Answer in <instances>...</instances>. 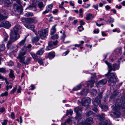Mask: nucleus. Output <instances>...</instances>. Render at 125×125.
Returning <instances> with one entry per match:
<instances>
[{
    "instance_id": "obj_14",
    "label": "nucleus",
    "mask_w": 125,
    "mask_h": 125,
    "mask_svg": "<svg viewBox=\"0 0 125 125\" xmlns=\"http://www.w3.org/2000/svg\"><path fill=\"white\" fill-rule=\"evenodd\" d=\"M25 26L27 28L32 30L33 32H35V30L34 29V26L33 25L29 24H25Z\"/></svg>"
},
{
    "instance_id": "obj_59",
    "label": "nucleus",
    "mask_w": 125,
    "mask_h": 125,
    "mask_svg": "<svg viewBox=\"0 0 125 125\" xmlns=\"http://www.w3.org/2000/svg\"><path fill=\"white\" fill-rule=\"evenodd\" d=\"M93 8H94L96 10H98V5L97 4H96L95 5H93Z\"/></svg>"
},
{
    "instance_id": "obj_22",
    "label": "nucleus",
    "mask_w": 125,
    "mask_h": 125,
    "mask_svg": "<svg viewBox=\"0 0 125 125\" xmlns=\"http://www.w3.org/2000/svg\"><path fill=\"white\" fill-rule=\"evenodd\" d=\"M93 18V16L91 14H88L86 15V19L87 20L92 19Z\"/></svg>"
},
{
    "instance_id": "obj_1",
    "label": "nucleus",
    "mask_w": 125,
    "mask_h": 125,
    "mask_svg": "<svg viewBox=\"0 0 125 125\" xmlns=\"http://www.w3.org/2000/svg\"><path fill=\"white\" fill-rule=\"evenodd\" d=\"M105 62L108 65L109 69L108 73L105 74V76L109 77L108 83L109 85H111L112 84V83L116 82V79L115 74L113 73H110V72L112 70L115 71L118 69L119 68V65L118 64H114L112 66V64L107 61H105Z\"/></svg>"
},
{
    "instance_id": "obj_35",
    "label": "nucleus",
    "mask_w": 125,
    "mask_h": 125,
    "mask_svg": "<svg viewBox=\"0 0 125 125\" xmlns=\"http://www.w3.org/2000/svg\"><path fill=\"white\" fill-rule=\"evenodd\" d=\"M73 111L71 109H70L69 110H67L66 111V115H68L70 114L71 115L73 114Z\"/></svg>"
},
{
    "instance_id": "obj_29",
    "label": "nucleus",
    "mask_w": 125,
    "mask_h": 125,
    "mask_svg": "<svg viewBox=\"0 0 125 125\" xmlns=\"http://www.w3.org/2000/svg\"><path fill=\"white\" fill-rule=\"evenodd\" d=\"M38 6L40 9L41 10H42L44 8L43 3L42 2H39L38 4Z\"/></svg>"
},
{
    "instance_id": "obj_46",
    "label": "nucleus",
    "mask_w": 125,
    "mask_h": 125,
    "mask_svg": "<svg viewBox=\"0 0 125 125\" xmlns=\"http://www.w3.org/2000/svg\"><path fill=\"white\" fill-rule=\"evenodd\" d=\"M17 89V86H16L12 89L10 91V93L11 94H13L15 92Z\"/></svg>"
},
{
    "instance_id": "obj_52",
    "label": "nucleus",
    "mask_w": 125,
    "mask_h": 125,
    "mask_svg": "<svg viewBox=\"0 0 125 125\" xmlns=\"http://www.w3.org/2000/svg\"><path fill=\"white\" fill-rule=\"evenodd\" d=\"M8 120L5 119L4 120L3 122L2 123V125H6L7 123Z\"/></svg>"
},
{
    "instance_id": "obj_5",
    "label": "nucleus",
    "mask_w": 125,
    "mask_h": 125,
    "mask_svg": "<svg viewBox=\"0 0 125 125\" xmlns=\"http://www.w3.org/2000/svg\"><path fill=\"white\" fill-rule=\"evenodd\" d=\"M91 99L88 97H84L81 100V104L84 106H87L91 103Z\"/></svg>"
},
{
    "instance_id": "obj_36",
    "label": "nucleus",
    "mask_w": 125,
    "mask_h": 125,
    "mask_svg": "<svg viewBox=\"0 0 125 125\" xmlns=\"http://www.w3.org/2000/svg\"><path fill=\"white\" fill-rule=\"evenodd\" d=\"M82 87L81 84H79L77 86L74 87L73 88V90L74 91L78 90L80 89Z\"/></svg>"
},
{
    "instance_id": "obj_38",
    "label": "nucleus",
    "mask_w": 125,
    "mask_h": 125,
    "mask_svg": "<svg viewBox=\"0 0 125 125\" xmlns=\"http://www.w3.org/2000/svg\"><path fill=\"white\" fill-rule=\"evenodd\" d=\"M31 57H28L26 59L25 62H24V63L26 64H28L29 63L30 61H31Z\"/></svg>"
},
{
    "instance_id": "obj_2",
    "label": "nucleus",
    "mask_w": 125,
    "mask_h": 125,
    "mask_svg": "<svg viewBox=\"0 0 125 125\" xmlns=\"http://www.w3.org/2000/svg\"><path fill=\"white\" fill-rule=\"evenodd\" d=\"M93 118L88 117L85 119L84 117H81V119L79 120L77 122L78 125H91L93 123Z\"/></svg>"
},
{
    "instance_id": "obj_26",
    "label": "nucleus",
    "mask_w": 125,
    "mask_h": 125,
    "mask_svg": "<svg viewBox=\"0 0 125 125\" xmlns=\"http://www.w3.org/2000/svg\"><path fill=\"white\" fill-rule=\"evenodd\" d=\"M99 106L103 111H106L108 109V107L107 106H103L102 104H100Z\"/></svg>"
},
{
    "instance_id": "obj_45",
    "label": "nucleus",
    "mask_w": 125,
    "mask_h": 125,
    "mask_svg": "<svg viewBox=\"0 0 125 125\" xmlns=\"http://www.w3.org/2000/svg\"><path fill=\"white\" fill-rule=\"evenodd\" d=\"M66 36V35L65 34L64 32L63 33L62 35L61 36V39H62L63 41L64 40V39Z\"/></svg>"
},
{
    "instance_id": "obj_41",
    "label": "nucleus",
    "mask_w": 125,
    "mask_h": 125,
    "mask_svg": "<svg viewBox=\"0 0 125 125\" xmlns=\"http://www.w3.org/2000/svg\"><path fill=\"white\" fill-rule=\"evenodd\" d=\"M51 38L52 39H57L58 38V35L57 34H56L51 37Z\"/></svg>"
},
{
    "instance_id": "obj_43",
    "label": "nucleus",
    "mask_w": 125,
    "mask_h": 125,
    "mask_svg": "<svg viewBox=\"0 0 125 125\" xmlns=\"http://www.w3.org/2000/svg\"><path fill=\"white\" fill-rule=\"evenodd\" d=\"M21 21L23 22H28V18H24L21 19Z\"/></svg>"
},
{
    "instance_id": "obj_21",
    "label": "nucleus",
    "mask_w": 125,
    "mask_h": 125,
    "mask_svg": "<svg viewBox=\"0 0 125 125\" xmlns=\"http://www.w3.org/2000/svg\"><path fill=\"white\" fill-rule=\"evenodd\" d=\"M12 2V0H5V5L7 7H9L10 6Z\"/></svg>"
},
{
    "instance_id": "obj_4",
    "label": "nucleus",
    "mask_w": 125,
    "mask_h": 125,
    "mask_svg": "<svg viewBox=\"0 0 125 125\" xmlns=\"http://www.w3.org/2000/svg\"><path fill=\"white\" fill-rule=\"evenodd\" d=\"M82 108L81 107L77 106L75 107L74 108V112L76 113V115L75 117V119L77 121H79V120L81 119L82 116Z\"/></svg>"
},
{
    "instance_id": "obj_3",
    "label": "nucleus",
    "mask_w": 125,
    "mask_h": 125,
    "mask_svg": "<svg viewBox=\"0 0 125 125\" xmlns=\"http://www.w3.org/2000/svg\"><path fill=\"white\" fill-rule=\"evenodd\" d=\"M20 37V35L18 34H16L12 32L10 35V40L7 44L8 48L10 47L12 43L16 41Z\"/></svg>"
},
{
    "instance_id": "obj_15",
    "label": "nucleus",
    "mask_w": 125,
    "mask_h": 125,
    "mask_svg": "<svg viewBox=\"0 0 125 125\" xmlns=\"http://www.w3.org/2000/svg\"><path fill=\"white\" fill-rule=\"evenodd\" d=\"M122 48L120 47L116 49L115 50V52L116 54L121 55L122 53Z\"/></svg>"
},
{
    "instance_id": "obj_37",
    "label": "nucleus",
    "mask_w": 125,
    "mask_h": 125,
    "mask_svg": "<svg viewBox=\"0 0 125 125\" xmlns=\"http://www.w3.org/2000/svg\"><path fill=\"white\" fill-rule=\"evenodd\" d=\"M5 49V45L3 44L0 45V51H2L4 50Z\"/></svg>"
},
{
    "instance_id": "obj_13",
    "label": "nucleus",
    "mask_w": 125,
    "mask_h": 125,
    "mask_svg": "<svg viewBox=\"0 0 125 125\" xmlns=\"http://www.w3.org/2000/svg\"><path fill=\"white\" fill-rule=\"evenodd\" d=\"M107 82V80L104 79L100 80L97 84V85L99 87H101L106 84Z\"/></svg>"
},
{
    "instance_id": "obj_34",
    "label": "nucleus",
    "mask_w": 125,
    "mask_h": 125,
    "mask_svg": "<svg viewBox=\"0 0 125 125\" xmlns=\"http://www.w3.org/2000/svg\"><path fill=\"white\" fill-rule=\"evenodd\" d=\"M8 18L7 16H4L0 13V21H2L3 20L7 19Z\"/></svg>"
},
{
    "instance_id": "obj_42",
    "label": "nucleus",
    "mask_w": 125,
    "mask_h": 125,
    "mask_svg": "<svg viewBox=\"0 0 125 125\" xmlns=\"http://www.w3.org/2000/svg\"><path fill=\"white\" fill-rule=\"evenodd\" d=\"M102 93L100 92L98 94V95L96 97L97 98H98L100 100L102 98Z\"/></svg>"
},
{
    "instance_id": "obj_48",
    "label": "nucleus",
    "mask_w": 125,
    "mask_h": 125,
    "mask_svg": "<svg viewBox=\"0 0 125 125\" xmlns=\"http://www.w3.org/2000/svg\"><path fill=\"white\" fill-rule=\"evenodd\" d=\"M38 62L40 65H42L43 63L42 60L41 58H39L38 59Z\"/></svg>"
},
{
    "instance_id": "obj_50",
    "label": "nucleus",
    "mask_w": 125,
    "mask_h": 125,
    "mask_svg": "<svg viewBox=\"0 0 125 125\" xmlns=\"http://www.w3.org/2000/svg\"><path fill=\"white\" fill-rule=\"evenodd\" d=\"M12 85H7L6 86V90L7 91H8L9 89H10L12 87Z\"/></svg>"
},
{
    "instance_id": "obj_31",
    "label": "nucleus",
    "mask_w": 125,
    "mask_h": 125,
    "mask_svg": "<svg viewBox=\"0 0 125 125\" xmlns=\"http://www.w3.org/2000/svg\"><path fill=\"white\" fill-rule=\"evenodd\" d=\"M43 52L44 48H42L38 51L36 53V54L38 55H42L43 54Z\"/></svg>"
},
{
    "instance_id": "obj_47",
    "label": "nucleus",
    "mask_w": 125,
    "mask_h": 125,
    "mask_svg": "<svg viewBox=\"0 0 125 125\" xmlns=\"http://www.w3.org/2000/svg\"><path fill=\"white\" fill-rule=\"evenodd\" d=\"M8 92H5L2 93L0 95L2 96H6L8 95Z\"/></svg>"
},
{
    "instance_id": "obj_49",
    "label": "nucleus",
    "mask_w": 125,
    "mask_h": 125,
    "mask_svg": "<svg viewBox=\"0 0 125 125\" xmlns=\"http://www.w3.org/2000/svg\"><path fill=\"white\" fill-rule=\"evenodd\" d=\"M93 91L91 92V94L93 95H95L97 93V91L94 89H93Z\"/></svg>"
},
{
    "instance_id": "obj_56",
    "label": "nucleus",
    "mask_w": 125,
    "mask_h": 125,
    "mask_svg": "<svg viewBox=\"0 0 125 125\" xmlns=\"http://www.w3.org/2000/svg\"><path fill=\"white\" fill-rule=\"evenodd\" d=\"M92 110L96 112H97L98 111L96 107L93 108L92 109Z\"/></svg>"
},
{
    "instance_id": "obj_10",
    "label": "nucleus",
    "mask_w": 125,
    "mask_h": 125,
    "mask_svg": "<svg viewBox=\"0 0 125 125\" xmlns=\"http://www.w3.org/2000/svg\"><path fill=\"white\" fill-rule=\"evenodd\" d=\"M92 102L93 105L95 106H97L100 103V99L97 98L93 99L92 100Z\"/></svg>"
},
{
    "instance_id": "obj_30",
    "label": "nucleus",
    "mask_w": 125,
    "mask_h": 125,
    "mask_svg": "<svg viewBox=\"0 0 125 125\" xmlns=\"http://www.w3.org/2000/svg\"><path fill=\"white\" fill-rule=\"evenodd\" d=\"M99 125H110L108 123L107 121H105L104 122L99 123Z\"/></svg>"
},
{
    "instance_id": "obj_25",
    "label": "nucleus",
    "mask_w": 125,
    "mask_h": 125,
    "mask_svg": "<svg viewBox=\"0 0 125 125\" xmlns=\"http://www.w3.org/2000/svg\"><path fill=\"white\" fill-rule=\"evenodd\" d=\"M39 38L37 36L33 38L32 39V41L33 43H35L37 42L39 40Z\"/></svg>"
},
{
    "instance_id": "obj_12",
    "label": "nucleus",
    "mask_w": 125,
    "mask_h": 125,
    "mask_svg": "<svg viewBox=\"0 0 125 125\" xmlns=\"http://www.w3.org/2000/svg\"><path fill=\"white\" fill-rule=\"evenodd\" d=\"M38 21L36 17L28 18V22L30 23H36Z\"/></svg>"
},
{
    "instance_id": "obj_40",
    "label": "nucleus",
    "mask_w": 125,
    "mask_h": 125,
    "mask_svg": "<svg viewBox=\"0 0 125 125\" xmlns=\"http://www.w3.org/2000/svg\"><path fill=\"white\" fill-rule=\"evenodd\" d=\"M6 71L5 68H0V72L5 73Z\"/></svg>"
},
{
    "instance_id": "obj_16",
    "label": "nucleus",
    "mask_w": 125,
    "mask_h": 125,
    "mask_svg": "<svg viewBox=\"0 0 125 125\" xmlns=\"http://www.w3.org/2000/svg\"><path fill=\"white\" fill-rule=\"evenodd\" d=\"M105 115L104 114H102L101 115H98L96 116L97 118L100 121H102L104 119Z\"/></svg>"
},
{
    "instance_id": "obj_28",
    "label": "nucleus",
    "mask_w": 125,
    "mask_h": 125,
    "mask_svg": "<svg viewBox=\"0 0 125 125\" xmlns=\"http://www.w3.org/2000/svg\"><path fill=\"white\" fill-rule=\"evenodd\" d=\"M10 72L9 74V75L10 77L11 78H14L15 76L14 75L13 71L11 69H10Z\"/></svg>"
},
{
    "instance_id": "obj_17",
    "label": "nucleus",
    "mask_w": 125,
    "mask_h": 125,
    "mask_svg": "<svg viewBox=\"0 0 125 125\" xmlns=\"http://www.w3.org/2000/svg\"><path fill=\"white\" fill-rule=\"evenodd\" d=\"M31 44H29L27 46V47L26 46H23V49L25 51L27 52H29L31 51L30 48L31 47Z\"/></svg>"
},
{
    "instance_id": "obj_32",
    "label": "nucleus",
    "mask_w": 125,
    "mask_h": 125,
    "mask_svg": "<svg viewBox=\"0 0 125 125\" xmlns=\"http://www.w3.org/2000/svg\"><path fill=\"white\" fill-rule=\"evenodd\" d=\"M31 55L33 58L36 61H37L38 59L37 54L34 53H32Z\"/></svg>"
},
{
    "instance_id": "obj_11",
    "label": "nucleus",
    "mask_w": 125,
    "mask_h": 125,
    "mask_svg": "<svg viewBox=\"0 0 125 125\" xmlns=\"http://www.w3.org/2000/svg\"><path fill=\"white\" fill-rule=\"evenodd\" d=\"M1 24L2 25L0 26V27H3L7 29H8L11 26V24L9 22L7 21H5L4 22L2 23Z\"/></svg>"
},
{
    "instance_id": "obj_18",
    "label": "nucleus",
    "mask_w": 125,
    "mask_h": 125,
    "mask_svg": "<svg viewBox=\"0 0 125 125\" xmlns=\"http://www.w3.org/2000/svg\"><path fill=\"white\" fill-rule=\"evenodd\" d=\"M121 104H118L117 103H116L115 105V106H112V108L113 110L114 111H116L118 109V107H120Z\"/></svg>"
},
{
    "instance_id": "obj_24",
    "label": "nucleus",
    "mask_w": 125,
    "mask_h": 125,
    "mask_svg": "<svg viewBox=\"0 0 125 125\" xmlns=\"http://www.w3.org/2000/svg\"><path fill=\"white\" fill-rule=\"evenodd\" d=\"M25 52L26 51H25L22 49V50L20 51L19 56H24L25 55L26 53Z\"/></svg>"
},
{
    "instance_id": "obj_20",
    "label": "nucleus",
    "mask_w": 125,
    "mask_h": 125,
    "mask_svg": "<svg viewBox=\"0 0 125 125\" xmlns=\"http://www.w3.org/2000/svg\"><path fill=\"white\" fill-rule=\"evenodd\" d=\"M26 37H25L24 39L22 40L18 44L19 45V46H24L25 43V42L26 41Z\"/></svg>"
},
{
    "instance_id": "obj_9",
    "label": "nucleus",
    "mask_w": 125,
    "mask_h": 125,
    "mask_svg": "<svg viewBox=\"0 0 125 125\" xmlns=\"http://www.w3.org/2000/svg\"><path fill=\"white\" fill-rule=\"evenodd\" d=\"M57 41L55 42L50 41L48 43V46L47 47L46 50H49L53 49V46L57 45Z\"/></svg>"
},
{
    "instance_id": "obj_57",
    "label": "nucleus",
    "mask_w": 125,
    "mask_h": 125,
    "mask_svg": "<svg viewBox=\"0 0 125 125\" xmlns=\"http://www.w3.org/2000/svg\"><path fill=\"white\" fill-rule=\"evenodd\" d=\"M105 7L106 9V10H109L111 8V7L108 5L106 6Z\"/></svg>"
},
{
    "instance_id": "obj_54",
    "label": "nucleus",
    "mask_w": 125,
    "mask_h": 125,
    "mask_svg": "<svg viewBox=\"0 0 125 125\" xmlns=\"http://www.w3.org/2000/svg\"><path fill=\"white\" fill-rule=\"evenodd\" d=\"M49 11V10L47 8L43 12V14H45L48 13Z\"/></svg>"
},
{
    "instance_id": "obj_19",
    "label": "nucleus",
    "mask_w": 125,
    "mask_h": 125,
    "mask_svg": "<svg viewBox=\"0 0 125 125\" xmlns=\"http://www.w3.org/2000/svg\"><path fill=\"white\" fill-rule=\"evenodd\" d=\"M18 59H19L20 62L23 63H24V61L25 59V56H19L17 57Z\"/></svg>"
},
{
    "instance_id": "obj_6",
    "label": "nucleus",
    "mask_w": 125,
    "mask_h": 125,
    "mask_svg": "<svg viewBox=\"0 0 125 125\" xmlns=\"http://www.w3.org/2000/svg\"><path fill=\"white\" fill-rule=\"evenodd\" d=\"M48 29H47L42 30V31H38V34L40 36L41 38L44 39L47 35Z\"/></svg>"
},
{
    "instance_id": "obj_23",
    "label": "nucleus",
    "mask_w": 125,
    "mask_h": 125,
    "mask_svg": "<svg viewBox=\"0 0 125 125\" xmlns=\"http://www.w3.org/2000/svg\"><path fill=\"white\" fill-rule=\"evenodd\" d=\"M56 25H55L52 27V28L51 30V35L53 34L56 32V29L55 27Z\"/></svg>"
},
{
    "instance_id": "obj_8",
    "label": "nucleus",
    "mask_w": 125,
    "mask_h": 125,
    "mask_svg": "<svg viewBox=\"0 0 125 125\" xmlns=\"http://www.w3.org/2000/svg\"><path fill=\"white\" fill-rule=\"evenodd\" d=\"M21 27L19 24L16 25L13 28L12 32L16 34H18V32H20L21 31Z\"/></svg>"
},
{
    "instance_id": "obj_62",
    "label": "nucleus",
    "mask_w": 125,
    "mask_h": 125,
    "mask_svg": "<svg viewBox=\"0 0 125 125\" xmlns=\"http://www.w3.org/2000/svg\"><path fill=\"white\" fill-rule=\"evenodd\" d=\"M69 52V51H67L64 52L63 53V54H64V55L65 56L67 55Z\"/></svg>"
},
{
    "instance_id": "obj_61",
    "label": "nucleus",
    "mask_w": 125,
    "mask_h": 125,
    "mask_svg": "<svg viewBox=\"0 0 125 125\" xmlns=\"http://www.w3.org/2000/svg\"><path fill=\"white\" fill-rule=\"evenodd\" d=\"M111 11L113 12L115 14H116V11L115 9H112L111 10Z\"/></svg>"
},
{
    "instance_id": "obj_55",
    "label": "nucleus",
    "mask_w": 125,
    "mask_h": 125,
    "mask_svg": "<svg viewBox=\"0 0 125 125\" xmlns=\"http://www.w3.org/2000/svg\"><path fill=\"white\" fill-rule=\"evenodd\" d=\"M110 20L109 21H108V22H109L110 23H113L114 21V19L112 18L111 17H110Z\"/></svg>"
},
{
    "instance_id": "obj_7",
    "label": "nucleus",
    "mask_w": 125,
    "mask_h": 125,
    "mask_svg": "<svg viewBox=\"0 0 125 125\" xmlns=\"http://www.w3.org/2000/svg\"><path fill=\"white\" fill-rule=\"evenodd\" d=\"M95 74V73L93 74H91V78L93 80L88 81L87 84V86H90L91 88L93 87L94 84L95 82L94 80L96 79Z\"/></svg>"
},
{
    "instance_id": "obj_27",
    "label": "nucleus",
    "mask_w": 125,
    "mask_h": 125,
    "mask_svg": "<svg viewBox=\"0 0 125 125\" xmlns=\"http://www.w3.org/2000/svg\"><path fill=\"white\" fill-rule=\"evenodd\" d=\"M55 55V53L54 52H50L48 54V57L49 59L53 58Z\"/></svg>"
},
{
    "instance_id": "obj_44",
    "label": "nucleus",
    "mask_w": 125,
    "mask_h": 125,
    "mask_svg": "<svg viewBox=\"0 0 125 125\" xmlns=\"http://www.w3.org/2000/svg\"><path fill=\"white\" fill-rule=\"evenodd\" d=\"M52 7V4H51L48 5L47 6V7L46 8L48 9V10H49L50 11V10H51Z\"/></svg>"
},
{
    "instance_id": "obj_39",
    "label": "nucleus",
    "mask_w": 125,
    "mask_h": 125,
    "mask_svg": "<svg viewBox=\"0 0 125 125\" xmlns=\"http://www.w3.org/2000/svg\"><path fill=\"white\" fill-rule=\"evenodd\" d=\"M93 114V112L92 111H89L86 113V116L89 117Z\"/></svg>"
},
{
    "instance_id": "obj_58",
    "label": "nucleus",
    "mask_w": 125,
    "mask_h": 125,
    "mask_svg": "<svg viewBox=\"0 0 125 125\" xmlns=\"http://www.w3.org/2000/svg\"><path fill=\"white\" fill-rule=\"evenodd\" d=\"M94 32L95 33H98L99 32L98 29H97L96 30H95L94 31Z\"/></svg>"
},
{
    "instance_id": "obj_51",
    "label": "nucleus",
    "mask_w": 125,
    "mask_h": 125,
    "mask_svg": "<svg viewBox=\"0 0 125 125\" xmlns=\"http://www.w3.org/2000/svg\"><path fill=\"white\" fill-rule=\"evenodd\" d=\"M5 109L4 107H2L0 108V112L3 113L5 111Z\"/></svg>"
},
{
    "instance_id": "obj_63",
    "label": "nucleus",
    "mask_w": 125,
    "mask_h": 125,
    "mask_svg": "<svg viewBox=\"0 0 125 125\" xmlns=\"http://www.w3.org/2000/svg\"><path fill=\"white\" fill-rule=\"evenodd\" d=\"M11 117L13 119H14L15 118V115L13 113H12L11 114Z\"/></svg>"
},
{
    "instance_id": "obj_60",
    "label": "nucleus",
    "mask_w": 125,
    "mask_h": 125,
    "mask_svg": "<svg viewBox=\"0 0 125 125\" xmlns=\"http://www.w3.org/2000/svg\"><path fill=\"white\" fill-rule=\"evenodd\" d=\"M75 19V18L72 17H69V20L70 21H72Z\"/></svg>"
},
{
    "instance_id": "obj_64",
    "label": "nucleus",
    "mask_w": 125,
    "mask_h": 125,
    "mask_svg": "<svg viewBox=\"0 0 125 125\" xmlns=\"http://www.w3.org/2000/svg\"><path fill=\"white\" fill-rule=\"evenodd\" d=\"M64 4V2L63 1L61 3V4H60L59 5V8L61 7H62L63 5Z\"/></svg>"
},
{
    "instance_id": "obj_53",
    "label": "nucleus",
    "mask_w": 125,
    "mask_h": 125,
    "mask_svg": "<svg viewBox=\"0 0 125 125\" xmlns=\"http://www.w3.org/2000/svg\"><path fill=\"white\" fill-rule=\"evenodd\" d=\"M2 12L5 15H7L8 14V12L7 10H3Z\"/></svg>"
},
{
    "instance_id": "obj_33",
    "label": "nucleus",
    "mask_w": 125,
    "mask_h": 125,
    "mask_svg": "<svg viewBox=\"0 0 125 125\" xmlns=\"http://www.w3.org/2000/svg\"><path fill=\"white\" fill-rule=\"evenodd\" d=\"M33 14L31 12H28L25 13L24 14V16L26 17H29L30 16H33Z\"/></svg>"
}]
</instances>
